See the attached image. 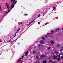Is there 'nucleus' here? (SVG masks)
<instances>
[{"mask_svg": "<svg viewBox=\"0 0 63 63\" xmlns=\"http://www.w3.org/2000/svg\"><path fill=\"white\" fill-rule=\"evenodd\" d=\"M2 42V41H0V42Z\"/></svg>", "mask_w": 63, "mask_h": 63, "instance_id": "a18cd8bd", "label": "nucleus"}, {"mask_svg": "<svg viewBox=\"0 0 63 63\" xmlns=\"http://www.w3.org/2000/svg\"><path fill=\"white\" fill-rule=\"evenodd\" d=\"M38 46L39 47H41V45L39 44L38 45Z\"/></svg>", "mask_w": 63, "mask_h": 63, "instance_id": "412c9836", "label": "nucleus"}, {"mask_svg": "<svg viewBox=\"0 0 63 63\" xmlns=\"http://www.w3.org/2000/svg\"><path fill=\"white\" fill-rule=\"evenodd\" d=\"M60 51H63V49H61L60 50Z\"/></svg>", "mask_w": 63, "mask_h": 63, "instance_id": "2f4dec72", "label": "nucleus"}, {"mask_svg": "<svg viewBox=\"0 0 63 63\" xmlns=\"http://www.w3.org/2000/svg\"><path fill=\"white\" fill-rule=\"evenodd\" d=\"M55 54H57V51H56L55 52Z\"/></svg>", "mask_w": 63, "mask_h": 63, "instance_id": "ddd939ff", "label": "nucleus"}, {"mask_svg": "<svg viewBox=\"0 0 63 63\" xmlns=\"http://www.w3.org/2000/svg\"><path fill=\"white\" fill-rule=\"evenodd\" d=\"M40 14H39L38 16L37 17H40Z\"/></svg>", "mask_w": 63, "mask_h": 63, "instance_id": "aec40b11", "label": "nucleus"}, {"mask_svg": "<svg viewBox=\"0 0 63 63\" xmlns=\"http://www.w3.org/2000/svg\"><path fill=\"white\" fill-rule=\"evenodd\" d=\"M33 23V22L32 21L30 23Z\"/></svg>", "mask_w": 63, "mask_h": 63, "instance_id": "4c0bfd02", "label": "nucleus"}, {"mask_svg": "<svg viewBox=\"0 0 63 63\" xmlns=\"http://www.w3.org/2000/svg\"><path fill=\"white\" fill-rule=\"evenodd\" d=\"M51 33H53V32H54V31H51Z\"/></svg>", "mask_w": 63, "mask_h": 63, "instance_id": "72a5a7b5", "label": "nucleus"}, {"mask_svg": "<svg viewBox=\"0 0 63 63\" xmlns=\"http://www.w3.org/2000/svg\"><path fill=\"white\" fill-rule=\"evenodd\" d=\"M54 63H57V62L56 61H54Z\"/></svg>", "mask_w": 63, "mask_h": 63, "instance_id": "cd10ccee", "label": "nucleus"}, {"mask_svg": "<svg viewBox=\"0 0 63 63\" xmlns=\"http://www.w3.org/2000/svg\"><path fill=\"white\" fill-rule=\"evenodd\" d=\"M51 34H52V33H47V35H51Z\"/></svg>", "mask_w": 63, "mask_h": 63, "instance_id": "9b49d317", "label": "nucleus"}, {"mask_svg": "<svg viewBox=\"0 0 63 63\" xmlns=\"http://www.w3.org/2000/svg\"><path fill=\"white\" fill-rule=\"evenodd\" d=\"M11 10H10V11H11Z\"/></svg>", "mask_w": 63, "mask_h": 63, "instance_id": "8fccbe9b", "label": "nucleus"}, {"mask_svg": "<svg viewBox=\"0 0 63 63\" xmlns=\"http://www.w3.org/2000/svg\"><path fill=\"white\" fill-rule=\"evenodd\" d=\"M10 7H8V9L7 10L8 11V10L9 11H10V10H10Z\"/></svg>", "mask_w": 63, "mask_h": 63, "instance_id": "6ab92c4d", "label": "nucleus"}, {"mask_svg": "<svg viewBox=\"0 0 63 63\" xmlns=\"http://www.w3.org/2000/svg\"><path fill=\"white\" fill-rule=\"evenodd\" d=\"M20 30V29H18L16 31V33H18V31H19Z\"/></svg>", "mask_w": 63, "mask_h": 63, "instance_id": "6e6552de", "label": "nucleus"}, {"mask_svg": "<svg viewBox=\"0 0 63 63\" xmlns=\"http://www.w3.org/2000/svg\"><path fill=\"white\" fill-rule=\"evenodd\" d=\"M57 56H54L53 57V58L54 59H57Z\"/></svg>", "mask_w": 63, "mask_h": 63, "instance_id": "7ed1b4c3", "label": "nucleus"}, {"mask_svg": "<svg viewBox=\"0 0 63 63\" xmlns=\"http://www.w3.org/2000/svg\"><path fill=\"white\" fill-rule=\"evenodd\" d=\"M44 41L42 40H41L40 41V44H44Z\"/></svg>", "mask_w": 63, "mask_h": 63, "instance_id": "f03ea898", "label": "nucleus"}, {"mask_svg": "<svg viewBox=\"0 0 63 63\" xmlns=\"http://www.w3.org/2000/svg\"><path fill=\"white\" fill-rule=\"evenodd\" d=\"M30 25V24H29V25H27V26H29Z\"/></svg>", "mask_w": 63, "mask_h": 63, "instance_id": "e433bc0d", "label": "nucleus"}, {"mask_svg": "<svg viewBox=\"0 0 63 63\" xmlns=\"http://www.w3.org/2000/svg\"><path fill=\"white\" fill-rule=\"evenodd\" d=\"M17 39H18V37L17 38V39H16V40H17Z\"/></svg>", "mask_w": 63, "mask_h": 63, "instance_id": "c03bdc74", "label": "nucleus"}, {"mask_svg": "<svg viewBox=\"0 0 63 63\" xmlns=\"http://www.w3.org/2000/svg\"><path fill=\"white\" fill-rule=\"evenodd\" d=\"M16 33L15 34V36H14V37H15V36H16Z\"/></svg>", "mask_w": 63, "mask_h": 63, "instance_id": "473e14b6", "label": "nucleus"}, {"mask_svg": "<svg viewBox=\"0 0 63 63\" xmlns=\"http://www.w3.org/2000/svg\"><path fill=\"white\" fill-rule=\"evenodd\" d=\"M15 42H16V40L15 41Z\"/></svg>", "mask_w": 63, "mask_h": 63, "instance_id": "79ce46f5", "label": "nucleus"}, {"mask_svg": "<svg viewBox=\"0 0 63 63\" xmlns=\"http://www.w3.org/2000/svg\"><path fill=\"white\" fill-rule=\"evenodd\" d=\"M48 50L50 49V47H48Z\"/></svg>", "mask_w": 63, "mask_h": 63, "instance_id": "c756f323", "label": "nucleus"}, {"mask_svg": "<svg viewBox=\"0 0 63 63\" xmlns=\"http://www.w3.org/2000/svg\"><path fill=\"white\" fill-rule=\"evenodd\" d=\"M56 30H59V28H58V29H55Z\"/></svg>", "mask_w": 63, "mask_h": 63, "instance_id": "c85d7f7f", "label": "nucleus"}, {"mask_svg": "<svg viewBox=\"0 0 63 63\" xmlns=\"http://www.w3.org/2000/svg\"><path fill=\"white\" fill-rule=\"evenodd\" d=\"M57 60L58 61L60 60V58H58L57 59Z\"/></svg>", "mask_w": 63, "mask_h": 63, "instance_id": "9d476101", "label": "nucleus"}, {"mask_svg": "<svg viewBox=\"0 0 63 63\" xmlns=\"http://www.w3.org/2000/svg\"><path fill=\"white\" fill-rule=\"evenodd\" d=\"M40 22H38V24H40Z\"/></svg>", "mask_w": 63, "mask_h": 63, "instance_id": "c9c22d12", "label": "nucleus"}, {"mask_svg": "<svg viewBox=\"0 0 63 63\" xmlns=\"http://www.w3.org/2000/svg\"><path fill=\"white\" fill-rule=\"evenodd\" d=\"M42 40H45V38L44 37H43L42 38Z\"/></svg>", "mask_w": 63, "mask_h": 63, "instance_id": "2eb2a0df", "label": "nucleus"}, {"mask_svg": "<svg viewBox=\"0 0 63 63\" xmlns=\"http://www.w3.org/2000/svg\"><path fill=\"white\" fill-rule=\"evenodd\" d=\"M11 2H12L13 3V4H12L11 6V8L12 9H13L14 8V7L15 6V4H16L17 2V0H10Z\"/></svg>", "mask_w": 63, "mask_h": 63, "instance_id": "f257e3e1", "label": "nucleus"}, {"mask_svg": "<svg viewBox=\"0 0 63 63\" xmlns=\"http://www.w3.org/2000/svg\"><path fill=\"white\" fill-rule=\"evenodd\" d=\"M21 24H22V22H21Z\"/></svg>", "mask_w": 63, "mask_h": 63, "instance_id": "49530a36", "label": "nucleus"}, {"mask_svg": "<svg viewBox=\"0 0 63 63\" xmlns=\"http://www.w3.org/2000/svg\"><path fill=\"white\" fill-rule=\"evenodd\" d=\"M51 44H54V42L53 40L51 41Z\"/></svg>", "mask_w": 63, "mask_h": 63, "instance_id": "0eeeda50", "label": "nucleus"}, {"mask_svg": "<svg viewBox=\"0 0 63 63\" xmlns=\"http://www.w3.org/2000/svg\"><path fill=\"white\" fill-rule=\"evenodd\" d=\"M18 45H19V43H18Z\"/></svg>", "mask_w": 63, "mask_h": 63, "instance_id": "37998d69", "label": "nucleus"}, {"mask_svg": "<svg viewBox=\"0 0 63 63\" xmlns=\"http://www.w3.org/2000/svg\"><path fill=\"white\" fill-rule=\"evenodd\" d=\"M53 8L54 9H53V10H54V9H56V7L55 6H54L53 7Z\"/></svg>", "mask_w": 63, "mask_h": 63, "instance_id": "f3484780", "label": "nucleus"}, {"mask_svg": "<svg viewBox=\"0 0 63 63\" xmlns=\"http://www.w3.org/2000/svg\"><path fill=\"white\" fill-rule=\"evenodd\" d=\"M36 18H35V19H34V20H35V19H36Z\"/></svg>", "mask_w": 63, "mask_h": 63, "instance_id": "de8ad7c7", "label": "nucleus"}, {"mask_svg": "<svg viewBox=\"0 0 63 63\" xmlns=\"http://www.w3.org/2000/svg\"><path fill=\"white\" fill-rule=\"evenodd\" d=\"M59 46H60V45H59V44L58 45H57V47H59Z\"/></svg>", "mask_w": 63, "mask_h": 63, "instance_id": "b1692460", "label": "nucleus"}, {"mask_svg": "<svg viewBox=\"0 0 63 63\" xmlns=\"http://www.w3.org/2000/svg\"><path fill=\"white\" fill-rule=\"evenodd\" d=\"M24 56H22V59H23V58H24Z\"/></svg>", "mask_w": 63, "mask_h": 63, "instance_id": "393cba45", "label": "nucleus"}, {"mask_svg": "<svg viewBox=\"0 0 63 63\" xmlns=\"http://www.w3.org/2000/svg\"><path fill=\"white\" fill-rule=\"evenodd\" d=\"M47 24H48L47 23H46L45 24V25H47Z\"/></svg>", "mask_w": 63, "mask_h": 63, "instance_id": "a19ab883", "label": "nucleus"}, {"mask_svg": "<svg viewBox=\"0 0 63 63\" xmlns=\"http://www.w3.org/2000/svg\"><path fill=\"white\" fill-rule=\"evenodd\" d=\"M10 10H8V11L5 14H8V13H9V12H10Z\"/></svg>", "mask_w": 63, "mask_h": 63, "instance_id": "4468645a", "label": "nucleus"}, {"mask_svg": "<svg viewBox=\"0 0 63 63\" xmlns=\"http://www.w3.org/2000/svg\"><path fill=\"white\" fill-rule=\"evenodd\" d=\"M6 40H5L4 41H5Z\"/></svg>", "mask_w": 63, "mask_h": 63, "instance_id": "3c124183", "label": "nucleus"}, {"mask_svg": "<svg viewBox=\"0 0 63 63\" xmlns=\"http://www.w3.org/2000/svg\"><path fill=\"white\" fill-rule=\"evenodd\" d=\"M36 58H37V59H39V58L38 57V56H36Z\"/></svg>", "mask_w": 63, "mask_h": 63, "instance_id": "a878e982", "label": "nucleus"}, {"mask_svg": "<svg viewBox=\"0 0 63 63\" xmlns=\"http://www.w3.org/2000/svg\"><path fill=\"white\" fill-rule=\"evenodd\" d=\"M47 61L46 60L44 61H43V63H47Z\"/></svg>", "mask_w": 63, "mask_h": 63, "instance_id": "1a4fd4ad", "label": "nucleus"}, {"mask_svg": "<svg viewBox=\"0 0 63 63\" xmlns=\"http://www.w3.org/2000/svg\"><path fill=\"white\" fill-rule=\"evenodd\" d=\"M21 60V58H20L17 61V62H18L20 61Z\"/></svg>", "mask_w": 63, "mask_h": 63, "instance_id": "423d86ee", "label": "nucleus"}, {"mask_svg": "<svg viewBox=\"0 0 63 63\" xmlns=\"http://www.w3.org/2000/svg\"><path fill=\"white\" fill-rule=\"evenodd\" d=\"M10 9H11V8H10Z\"/></svg>", "mask_w": 63, "mask_h": 63, "instance_id": "09e8293b", "label": "nucleus"}, {"mask_svg": "<svg viewBox=\"0 0 63 63\" xmlns=\"http://www.w3.org/2000/svg\"><path fill=\"white\" fill-rule=\"evenodd\" d=\"M46 56V55H41L40 56V57L41 58H44Z\"/></svg>", "mask_w": 63, "mask_h": 63, "instance_id": "20e7f679", "label": "nucleus"}, {"mask_svg": "<svg viewBox=\"0 0 63 63\" xmlns=\"http://www.w3.org/2000/svg\"><path fill=\"white\" fill-rule=\"evenodd\" d=\"M24 16H27V14H24Z\"/></svg>", "mask_w": 63, "mask_h": 63, "instance_id": "bb28decb", "label": "nucleus"}, {"mask_svg": "<svg viewBox=\"0 0 63 63\" xmlns=\"http://www.w3.org/2000/svg\"><path fill=\"white\" fill-rule=\"evenodd\" d=\"M45 37L46 38H47V35H46L45 36Z\"/></svg>", "mask_w": 63, "mask_h": 63, "instance_id": "f704fd0d", "label": "nucleus"}, {"mask_svg": "<svg viewBox=\"0 0 63 63\" xmlns=\"http://www.w3.org/2000/svg\"><path fill=\"white\" fill-rule=\"evenodd\" d=\"M60 55H61V54H60H60H59V55H58V56L59 57H60Z\"/></svg>", "mask_w": 63, "mask_h": 63, "instance_id": "dca6fc26", "label": "nucleus"}, {"mask_svg": "<svg viewBox=\"0 0 63 63\" xmlns=\"http://www.w3.org/2000/svg\"><path fill=\"white\" fill-rule=\"evenodd\" d=\"M6 6H7V5H7V3H6Z\"/></svg>", "mask_w": 63, "mask_h": 63, "instance_id": "58836bf2", "label": "nucleus"}, {"mask_svg": "<svg viewBox=\"0 0 63 63\" xmlns=\"http://www.w3.org/2000/svg\"><path fill=\"white\" fill-rule=\"evenodd\" d=\"M12 41V40H11L10 41V40L7 41V43H9L11 42Z\"/></svg>", "mask_w": 63, "mask_h": 63, "instance_id": "a211bd4d", "label": "nucleus"}, {"mask_svg": "<svg viewBox=\"0 0 63 63\" xmlns=\"http://www.w3.org/2000/svg\"><path fill=\"white\" fill-rule=\"evenodd\" d=\"M61 55H63V53H60Z\"/></svg>", "mask_w": 63, "mask_h": 63, "instance_id": "4be33fe9", "label": "nucleus"}, {"mask_svg": "<svg viewBox=\"0 0 63 63\" xmlns=\"http://www.w3.org/2000/svg\"><path fill=\"white\" fill-rule=\"evenodd\" d=\"M35 51H33V53H35Z\"/></svg>", "mask_w": 63, "mask_h": 63, "instance_id": "7c9ffc66", "label": "nucleus"}, {"mask_svg": "<svg viewBox=\"0 0 63 63\" xmlns=\"http://www.w3.org/2000/svg\"><path fill=\"white\" fill-rule=\"evenodd\" d=\"M28 51H27L25 53V55H26V56H27V55H28Z\"/></svg>", "mask_w": 63, "mask_h": 63, "instance_id": "39448f33", "label": "nucleus"}, {"mask_svg": "<svg viewBox=\"0 0 63 63\" xmlns=\"http://www.w3.org/2000/svg\"><path fill=\"white\" fill-rule=\"evenodd\" d=\"M7 6V7H6V8H8V6H9V4H7V5H6Z\"/></svg>", "mask_w": 63, "mask_h": 63, "instance_id": "5701e85b", "label": "nucleus"}, {"mask_svg": "<svg viewBox=\"0 0 63 63\" xmlns=\"http://www.w3.org/2000/svg\"><path fill=\"white\" fill-rule=\"evenodd\" d=\"M49 62H51V63H52V62H53V61L52 60H50L49 61Z\"/></svg>", "mask_w": 63, "mask_h": 63, "instance_id": "f8f14e48", "label": "nucleus"}, {"mask_svg": "<svg viewBox=\"0 0 63 63\" xmlns=\"http://www.w3.org/2000/svg\"><path fill=\"white\" fill-rule=\"evenodd\" d=\"M34 20H33L32 21V22H34Z\"/></svg>", "mask_w": 63, "mask_h": 63, "instance_id": "ea45409f", "label": "nucleus"}]
</instances>
